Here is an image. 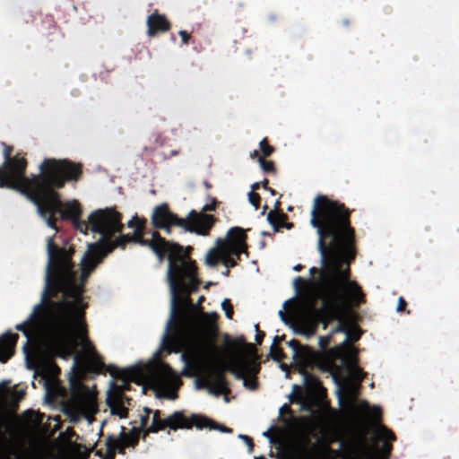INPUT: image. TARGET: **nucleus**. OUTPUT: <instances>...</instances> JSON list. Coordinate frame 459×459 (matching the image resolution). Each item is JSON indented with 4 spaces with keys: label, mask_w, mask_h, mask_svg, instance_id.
<instances>
[{
    "label": "nucleus",
    "mask_w": 459,
    "mask_h": 459,
    "mask_svg": "<svg viewBox=\"0 0 459 459\" xmlns=\"http://www.w3.org/2000/svg\"><path fill=\"white\" fill-rule=\"evenodd\" d=\"M5 161L0 168V186H7L25 194L37 206L39 215L56 230L55 214L70 219L74 227L86 234L88 230L100 236L102 243H92L81 258L79 265L72 263L74 249L59 247L52 238L48 239V262L45 290L41 303L36 305L30 316L16 325L24 333L23 346L29 368L41 377L45 385L54 384L59 373L54 363L56 356L73 358L70 373L72 396L68 402H97L95 390L84 385L81 377L87 370L100 371L103 362L86 335L83 301L84 285L91 273L105 255L116 247L134 241L150 247L161 260L169 259L168 280L171 295L170 316L161 340L163 350L181 352L184 373L197 377V388H207L219 395L229 392L224 378L227 368L245 387L255 390L259 364L248 354L230 359L226 366L219 359L214 344L217 334L215 312L204 313L192 304L188 295L199 281L194 262L186 251L175 243L165 241L156 232L143 235V221L134 216L128 227L135 228L131 238L119 235L123 228L121 215L114 208L98 209L80 220L81 207L76 200L61 202L55 187H62L65 180H76L80 167L67 160H46L40 166L41 176L31 179L24 176L26 161L22 157L10 158L4 151Z\"/></svg>",
    "instance_id": "1"
},
{
    "label": "nucleus",
    "mask_w": 459,
    "mask_h": 459,
    "mask_svg": "<svg viewBox=\"0 0 459 459\" xmlns=\"http://www.w3.org/2000/svg\"><path fill=\"white\" fill-rule=\"evenodd\" d=\"M311 225L318 234L321 267L310 268L312 278L308 288L311 298L320 300L321 306L317 307L311 301L302 305L293 318L292 327L296 333L309 337L316 333L319 322L325 328L335 323L329 334L319 338L320 347H327L338 333H343L345 339L330 350L332 360L325 364V370L341 382L340 399L347 411L377 420L381 413L379 407H370L367 402L356 400L364 374L357 365V351L349 342L358 341L361 332L350 307L361 303L363 294L356 281L349 277L355 251L348 212L342 204L318 196L311 211Z\"/></svg>",
    "instance_id": "2"
},
{
    "label": "nucleus",
    "mask_w": 459,
    "mask_h": 459,
    "mask_svg": "<svg viewBox=\"0 0 459 459\" xmlns=\"http://www.w3.org/2000/svg\"><path fill=\"white\" fill-rule=\"evenodd\" d=\"M371 440L365 433H356L340 442V450L330 447L317 424L305 419L296 445V459H386L394 435L378 422L372 425Z\"/></svg>",
    "instance_id": "3"
},
{
    "label": "nucleus",
    "mask_w": 459,
    "mask_h": 459,
    "mask_svg": "<svg viewBox=\"0 0 459 459\" xmlns=\"http://www.w3.org/2000/svg\"><path fill=\"white\" fill-rule=\"evenodd\" d=\"M111 374L123 381V385H117V388H126L127 383L132 381L143 385V389L152 388L159 397L170 400L177 398V390L181 384L179 376L159 359L116 369Z\"/></svg>",
    "instance_id": "4"
},
{
    "label": "nucleus",
    "mask_w": 459,
    "mask_h": 459,
    "mask_svg": "<svg viewBox=\"0 0 459 459\" xmlns=\"http://www.w3.org/2000/svg\"><path fill=\"white\" fill-rule=\"evenodd\" d=\"M193 425L199 429L208 428L218 429L221 432H231L230 429L217 424L211 419L202 415H193L190 419H187L181 411H176L167 419L161 420L159 411H152L149 408H144L143 414H141V427L146 432H156L167 427L171 429H189Z\"/></svg>",
    "instance_id": "5"
},
{
    "label": "nucleus",
    "mask_w": 459,
    "mask_h": 459,
    "mask_svg": "<svg viewBox=\"0 0 459 459\" xmlns=\"http://www.w3.org/2000/svg\"><path fill=\"white\" fill-rule=\"evenodd\" d=\"M246 252V234L241 228H231L225 238H218L216 246L205 256L208 266L221 262L226 267H233L241 253Z\"/></svg>",
    "instance_id": "6"
},
{
    "label": "nucleus",
    "mask_w": 459,
    "mask_h": 459,
    "mask_svg": "<svg viewBox=\"0 0 459 459\" xmlns=\"http://www.w3.org/2000/svg\"><path fill=\"white\" fill-rule=\"evenodd\" d=\"M152 223L157 228L170 231V227L179 226L200 235H207L214 223L212 215L192 211L186 219H178L166 205L158 206L152 214Z\"/></svg>",
    "instance_id": "7"
},
{
    "label": "nucleus",
    "mask_w": 459,
    "mask_h": 459,
    "mask_svg": "<svg viewBox=\"0 0 459 459\" xmlns=\"http://www.w3.org/2000/svg\"><path fill=\"white\" fill-rule=\"evenodd\" d=\"M24 395V391L0 385V411L14 406Z\"/></svg>",
    "instance_id": "8"
},
{
    "label": "nucleus",
    "mask_w": 459,
    "mask_h": 459,
    "mask_svg": "<svg viewBox=\"0 0 459 459\" xmlns=\"http://www.w3.org/2000/svg\"><path fill=\"white\" fill-rule=\"evenodd\" d=\"M18 334L6 333L0 337V361L6 362L13 354Z\"/></svg>",
    "instance_id": "9"
},
{
    "label": "nucleus",
    "mask_w": 459,
    "mask_h": 459,
    "mask_svg": "<svg viewBox=\"0 0 459 459\" xmlns=\"http://www.w3.org/2000/svg\"><path fill=\"white\" fill-rule=\"evenodd\" d=\"M288 343L293 351V358L297 363L305 366L312 361L313 352L308 347L300 345L296 340H291Z\"/></svg>",
    "instance_id": "10"
},
{
    "label": "nucleus",
    "mask_w": 459,
    "mask_h": 459,
    "mask_svg": "<svg viewBox=\"0 0 459 459\" xmlns=\"http://www.w3.org/2000/svg\"><path fill=\"white\" fill-rule=\"evenodd\" d=\"M107 401L113 414H116L120 418L126 416L127 409L126 403H128L127 398L117 393L108 394Z\"/></svg>",
    "instance_id": "11"
},
{
    "label": "nucleus",
    "mask_w": 459,
    "mask_h": 459,
    "mask_svg": "<svg viewBox=\"0 0 459 459\" xmlns=\"http://www.w3.org/2000/svg\"><path fill=\"white\" fill-rule=\"evenodd\" d=\"M148 35L153 36L157 31H165L169 30V22L163 15L157 13L151 14L147 19Z\"/></svg>",
    "instance_id": "12"
},
{
    "label": "nucleus",
    "mask_w": 459,
    "mask_h": 459,
    "mask_svg": "<svg viewBox=\"0 0 459 459\" xmlns=\"http://www.w3.org/2000/svg\"><path fill=\"white\" fill-rule=\"evenodd\" d=\"M41 421V414L32 411H28L22 416V426L25 432L31 433L37 430Z\"/></svg>",
    "instance_id": "13"
},
{
    "label": "nucleus",
    "mask_w": 459,
    "mask_h": 459,
    "mask_svg": "<svg viewBox=\"0 0 459 459\" xmlns=\"http://www.w3.org/2000/svg\"><path fill=\"white\" fill-rule=\"evenodd\" d=\"M294 398L292 399V402H297L300 403L301 408L303 410L308 411L310 412L313 411V401L311 397H308V395H304L301 393L300 388L298 385H294Z\"/></svg>",
    "instance_id": "14"
},
{
    "label": "nucleus",
    "mask_w": 459,
    "mask_h": 459,
    "mask_svg": "<svg viewBox=\"0 0 459 459\" xmlns=\"http://www.w3.org/2000/svg\"><path fill=\"white\" fill-rule=\"evenodd\" d=\"M304 381L307 385V388L308 389L309 393L314 392H319L321 385L316 377L314 376L305 375L304 376Z\"/></svg>",
    "instance_id": "15"
},
{
    "label": "nucleus",
    "mask_w": 459,
    "mask_h": 459,
    "mask_svg": "<svg viewBox=\"0 0 459 459\" xmlns=\"http://www.w3.org/2000/svg\"><path fill=\"white\" fill-rule=\"evenodd\" d=\"M277 339L278 337L274 338V343L271 346V355L275 360L279 361L283 358V353L275 344Z\"/></svg>",
    "instance_id": "16"
},
{
    "label": "nucleus",
    "mask_w": 459,
    "mask_h": 459,
    "mask_svg": "<svg viewBox=\"0 0 459 459\" xmlns=\"http://www.w3.org/2000/svg\"><path fill=\"white\" fill-rule=\"evenodd\" d=\"M259 146H260V151L264 154V156H269L273 152V147H272L271 145H269L267 143L266 139L262 140L260 142Z\"/></svg>",
    "instance_id": "17"
},
{
    "label": "nucleus",
    "mask_w": 459,
    "mask_h": 459,
    "mask_svg": "<svg viewBox=\"0 0 459 459\" xmlns=\"http://www.w3.org/2000/svg\"><path fill=\"white\" fill-rule=\"evenodd\" d=\"M221 307L225 311L226 316L230 319L232 317L233 311L230 299H225L221 303Z\"/></svg>",
    "instance_id": "18"
},
{
    "label": "nucleus",
    "mask_w": 459,
    "mask_h": 459,
    "mask_svg": "<svg viewBox=\"0 0 459 459\" xmlns=\"http://www.w3.org/2000/svg\"><path fill=\"white\" fill-rule=\"evenodd\" d=\"M248 199H249L250 204L252 205H254V207L255 209H258L259 200H260L258 194L255 193L254 191L249 192Z\"/></svg>",
    "instance_id": "19"
},
{
    "label": "nucleus",
    "mask_w": 459,
    "mask_h": 459,
    "mask_svg": "<svg viewBox=\"0 0 459 459\" xmlns=\"http://www.w3.org/2000/svg\"><path fill=\"white\" fill-rule=\"evenodd\" d=\"M258 161L264 171L268 172L273 169V163L272 161L264 160L262 157L258 158Z\"/></svg>",
    "instance_id": "20"
},
{
    "label": "nucleus",
    "mask_w": 459,
    "mask_h": 459,
    "mask_svg": "<svg viewBox=\"0 0 459 459\" xmlns=\"http://www.w3.org/2000/svg\"><path fill=\"white\" fill-rule=\"evenodd\" d=\"M108 449L110 451H115L117 449L122 450L121 442L119 440H117V439L109 440L108 441Z\"/></svg>",
    "instance_id": "21"
},
{
    "label": "nucleus",
    "mask_w": 459,
    "mask_h": 459,
    "mask_svg": "<svg viewBox=\"0 0 459 459\" xmlns=\"http://www.w3.org/2000/svg\"><path fill=\"white\" fill-rule=\"evenodd\" d=\"M215 206H216V201L214 199H212L209 203H207L203 207V212L212 211L215 209Z\"/></svg>",
    "instance_id": "22"
},
{
    "label": "nucleus",
    "mask_w": 459,
    "mask_h": 459,
    "mask_svg": "<svg viewBox=\"0 0 459 459\" xmlns=\"http://www.w3.org/2000/svg\"><path fill=\"white\" fill-rule=\"evenodd\" d=\"M239 437L242 438L247 443L249 448V452H251L253 450L252 440L247 436L245 435H239Z\"/></svg>",
    "instance_id": "23"
},
{
    "label": "nucleus",
    "mask_w": 459,
    "mask_h": 459,
    "mask_svg": "<svg viewBox=\"0 0 459 459\" xmlns=\"http://www.w3.org/2000/svg\"><path fill=\"white\" fill-rule=\"evenodd\" d=\"M255 330L257 332L255 335V342L260 344L262 342L263 336L264 335L263 332H260L258 329V325H255Z\"/></svg>",
    "instance_id": "24"
},
{
    "label": "nucleus",
    "mask_w": 459,
    "mask_h": 459,
    "mask_svg": "<svg viewBox=\"0 0 459 459\" xmlns=\"http://www.w3.org/2000/svg\"><path fill=\"white\" fill-rule=\"evenodd\" d=\"M179 35H180V36H181V38H182V41H183V43H184V44H186V43H187V41H188V39H189V35H188V33H187L186 31H185V30H180V31H179Z\"/></svg>",
    "instance_id": "25"
},
{
    "label": "nucleus",
    "mask_w": 459,
    "mask_h": 459,
    "mask_svg": "<svg viewBox=\"0 0 459 459\" xmlns=\"http://www.w3.org/2000/svg\"><path fill=\"white\" fill-rule=\"evenodd\" d=\"M404 306H405V301L403 300V298H400V299H399V304H398V307H397V311H402V310H403Z\"/></svg>",
    "instance_id": "26"
},
{
    "label": "nucleus",
    "mask_w": 459,
    "mask_h": 459,
    "mask_svg": "<svg viewBox=\"0 0 459 459\" xmlns=\"http://www.w3.org/2000/svg\"><path fill=\"white\" fill-rule=\"evenodd\" d=\"M290 411V406L287 405V404H284L283 406L281 407L280 409V413L281 414H284L285 412H289Z\"/></svg>",
    "instance_id": "27"
},
{
    "label": "nucleus",
    "mask_w": 459,
    "mask_h": 459,
    "mask_svg": "<svg viewBox=\"0 0 459 459\" xmlns=\"http://www.w3.org/2000/svg\"><path fill=\"white\" fill-rule=\"evenodd\" d=\"M279 316H281V320H282V321H284V322H286V321H287V318H286V316H285V314H284L283 310H280V311H279Z\"/></svg>",
    "instance_id": "28"
},
{
    "label": "nucleus",
    "mask_w": 459,
    "mask_h": 459,
    "mask_svg": "<svg viewBox=\"0 0 459 459\" xmlns=\"http://www.w3.org/2000/svg\"><path fill=\"white\" fill-rule=\"evenodd\" d=\"M302 268V265L301 264H297L293 267V269L297 272L300 271Z\"/></svg>",
    "instance_id": "29"
},
{
    "label": "nucleus",
    "mask_w": 459,
    "mask_h": 459,
    "mask_svg": "<svg viewBox=\"0 0 459 459\" xmlns=\"http://www.w3.org/2000/svg\"><path fill=\"white\" fill-rule=\"evenodd\" d=\"M257 155H258V152H257V151H254V152H251V154H250V156H251L252 158H255V157H256Z\"/></svg>",
    "instance_id": "30"
},
{
    "label": "nucleus",
    "mask_w": 459,
    "mask_h": 459,
    "mask_svg": "<svg viewBox=\"0 0 459 459\" xmlns=\"http://www.w3.org/2000/svg\"><path fill=\"white\" fill-rule=\"evenodd\" d=\"M259 186V183H255L253 186H252V191H254L255 189H256L257 187Z\"/></svg>",
    "instance_id": "31"
},
{
    "label": "nucleus",
    "mask_w": 459,
    "mask_h": 459,
    "mask_svg": "<svg viewBox=\"0 0 459 459\" xmlns=\"http://www.w3.org/2000/svg\"><path fill=\"white\" fill-rule=\"evenodd\" d=\"M281 368L282 370L287 371V365L281 364Z\"/></svg>",
    "instance_id": "32"
},
{
    "label": "nucleus",
    "mask_w": 459,
    "mask_h": 459,
    "mask_svg": "<svg viewBox=\"0 0 459 459\" xmlns=\"http://www.w3.org/2000/svg\"><path fill=\"white\" fill-rule=\"evenodd\" d=\"M203 300H204V297H201V298L199 299V304H200Z\"/></svg>",
    "instance_id": "33"
},
{
    "label": "nucleus",
    "mask_w": 459,
    "mask_h": 459,
    "mask_svg": "<svg viewBox=\"0 0 459 459\" xmlns=\"http://www.w3.org/2000/svg\"><path fill=\"white\" fill-rule=\"evenodd\" d=\"M301 281V278H300V277H298V278L295 280V281Z\"/></svg>",
    "instance_id": "34"
},
{
    "label": "nucleus",
    "mask_w": 459,
    "mask_h": 459,
    "mask_svg": "<svg viewBox=\"0 0 459 459\" xmlns=\"http://www.w3.org/2000/svg\"><path fill=\"white\" fill-rule=\"evenodd\" d=\"M264 435L266 436V437H269L268 432H264Z\"/></svg>",
    "instance_id": "35"
},
{
    "label": "nucleus",
    "mask_w": 459,
    "mask_h": 459,
    "mask_svg": "<svg viewBox=\"0 0 459 459\" xmlns=\"http://www.w3.org/2000/svg\"><path fill=\"white\" fill-rule=\"evenodd\" d=\"M269 190L273 195L274 194V191L273 189L270 188Z\"/></svg>",
    "instance_id": "36"
}]
</instances>
